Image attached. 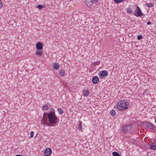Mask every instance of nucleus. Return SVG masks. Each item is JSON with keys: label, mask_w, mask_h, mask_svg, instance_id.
Returning <instances> with one entry per match:
<instances>
[{"label": "nucleus", "mask_w": 156, "mask_h": 156, "mask_svg": "<svg viewBox=\"0 0 156 156\" xmlns=\"http://www.w3.org/2000/svg\"><path fill=\"white\" fill-rule=\"evenodd\" d=\"M37 7L39 9H41L43 8L44 7V6L42 5L39 4L37 5Z\"/></svg>", "instance_id": "aec40b11"}, {"label": "nucleus", "mask_w": 156, "mask_h": 156, "mask_svg": "<svg viewBox=\"0 0 156 156\" xmlns=\"http://www.w3.org/2000/svg\"><path fill=\"white\" fill-rule=\"evenodd\" d=\"M48 106L47 105H45L42 106V109L44 110H47L48 109Z\"/></svg>", "instance_id": "2eb2a0df"}, {"label": "nucleus", "mask_w": 156, "mask_h": 156, "mask_svg": "<svg viewBox=\"0 0 156 156\" xmlns=\"http://www.w3.org/2000/svg\"><path fill=\"white\" fill-rule=\"evenodd\" d=\"M83 92L84 96L86 97L88 96L89 94V91L88 90H84Z\"/></svg>", "instance_id": "ddd939ff"}, {"label": "nucleus", "mask_w": 156, "mask_h": 156, "mask_svg": "<svg viewBox=\"0 0 156 156\" xmlns=\"http://www.w3.org/2000/svg\"><path fill=\"white\" fill-rule=\"evenodd\" d=\"M51 153V150L49 148L45 149L44 152V154L46 156L50 155Z\"/></svg>", "instance_id": "6e6552de"}, {"label": "nucleus", "mask_w": 156, "mask_h": 156, "mask_svg": "<svg viewBox=\"0 0 156 156\" xmlns=\"http://www.w3.org/2000/svg\"><path fill=\"white\" fill-rule=\"evenodd\" d=\"M132 12L133 11L132 10L131 8L128 7V8H127L126 12L127 13L129 14L132 13Z\"/></svg>", "instance_id": "a211bd4d"}, {"label": "nucleus", "mask_w": 156, "mask_h": 156, "mask_svg": "<svg viewBox=\"0 0 156 156\" xmlns=\"http://www.w3.org/2000/svg\"><path fill=\"white\" fill-rule=\"evenodd\" d=\"M99 80V79L98 77L97 76L94 77L92 79V80L93 83L95 84H97L98 83Z\"/></svg>", "instance_id": "1a4fd4ad"}, {"label": "nucleus", "mask_w": 156, "mask_h": 156, "mask_svg": "<svg viewBox=\"0 0 156 156\" xmlns=\"http://www.w3.org/2000/svg\"><path fill=\"white\" fill-rule=\"evenodd\" d=\"M43 48L42 44L40 42H38L36 44V48L38 50H41Z\"/></svg>", "instance_id": "0eeeda50"}, {"label": "nucleus", "mask_w": 156, "mask_h": 156, "mask_svg": "<svg viewBox=\"0 0 156 156\" xmlns=\"http://www.w3.org/2000/svg\"><path fill=\"white\" fill-rule=\"evenodd\" d=\"M116 106L117 107V104H116Z\"/></svg>", "instance_id": "f704fd0d"}, {"label": "nucleus", "mask_w": 156, "mask_h": 156, "mask_svg": "<svg viewBox=\"0 0 156 156\" xmlns=\"http://www.w3.org/2000/svg\"><path fill=\"white\" fill-rule=\"evenodd\" d=\"M132 126L131 125H128L124 126L123 127V132H126L132 128Z\"/></svg>", "instance_id": "423d86ee"}, {"label": "nucleus", "mask_w": 156, "mask_h": 156, "mask_svg": "<svg viewBox=\"0 0 156 156\" xmlns=\"http://www.w3.org/2000/svg\"><path fill=\"white\" fill-rule=\"evenodd\" d=\"M153 6V5L151 3H150L148 4L147 7L149 8H151Z\"/></svg>", "instance_id": "4be33fe9"}, {"label": "nucleus", "mask_w": 156, "mask_h": 156, "mask_svg": "<svg viewBox=\"0 0 156 156\" xmlns=\"http://www.w3.org/2000/svg\"><path fill=\"white\" fill-rule=\"evenodd\" d=\"M59 73L60 75L62 76L63 77L64 76V72L62 70L59 71L58 72Z\"/></svg>", "instance_id": "6ab92c4d"}, {"label": "nucleus", "mask_w": 156, "mask_h": 156, "mask_svg": "<svg viewBox=\"0 0 156 156\" xmlns=\"http://www.w3.org/2000/svg\"><path fill=\"white\" fill-rule=\"evenodd\" d=\"M81 123L80 122L78 126V128L79 129L81 130L82 129Z\"/></svg>", "instance_id": "393cba45"}, {"label": "nucleus", "mask_w": 156, "mask_h": 156, "mask_svg": "<svg viewBox=\"0 0 156 156\" xmlns=\"http://www.w3.org/2000/svg\"><path fill=\"white\" fill-rule=\"evenodd\" d=\"M100 63L99 62H94L95 65H99Z\"/></svg>", "instance_id": "bb28decb"}, {"label": "nucleus", "mask_w": 156, "mask_h": 156, "mask_svg": "<svg viewBox=\"0 0 156 156\" xmlns=\"http://www.w3.org/2000/svg\"><path fill=\"white\" fill-rule=\"evenodd\" d=\"M30 137L31 138H32L34 136V132L33 131H31L30 133Z\"/></svg>", "instance_id": "b1692460"}, {"label": "nucleus", "mask_w": 156, "mask_h": 156, "mask_svg": "<svg viewBox=\"0 0 156 156\" xmlns=\"http://www.w3.org/2000/svg\"><path fill=\"white\" fill-rule=\"evenodd\" d=\"M114 2L116 3H117V0H114Z\"/></svg>", "instance_id": "2f4dec72"}, {"label": "nucleus", "mask_w": 156, "mask_h": 156, "mask_svg": "<svg viewBox=\"0 0 156 156\" xmlns=\"http://www.w3.org/2000/svg\"><path fill=\"white\" fill-rule=\"evenodd\" d=\"M118 156H120V154L118 153Z\"/></svg>", "instance_id": "72a5a7b5"}, {"label": "nucleus", "mask_w": 156, "mask_h": 156, "mask_svg": "<svg viewBox=\"0 0 156 156\" xmlns=\"http://www.w3.org/2000/svg\"><path fill=\"white\" fill-rule=\"evenodd\" d=\"M148 4H147V3H146V4H145V5L147 6H148Z\"/></svg>", "instance_id": "473e14b6"}, {"label": "nucleus", "mask_w": 156, "mask_h": 156, "mask_svg": "<svg viewBox=\"0 0 156 156\" xmlns=\"http://www.w3.org/2000/svg\"><path fill=\"white\" fill-rule=\"evenodd\" d=\"M142 26H141V27H142Z\"/></svg>", "instance_id": "c9c22d12"}, {"label": "nucleus", "mask_w": 156, "mask_h": 156, "mask_svg": "<svg viewBox=\"0 0 156 156\" xmlns=\"http://www.w3.org/2000/svg\"><path fill=\"white\" fill-rule=\"evenodd\" d=\"M142 37H143L142 35H139L138 36L137 38L138 40H140L142 39Z\"/></svg>", "instance_id": "5701e85b"}, {"label": "nucleus", "mask_w": 156, "mask_h": 156, "mask_svg": "<svg viewBox=\"0 0 156 156\" xmlns=\"http://www.w3.org/2000/svg\"><path fill=\"white\" fill-rule=\"evenodd\" d=\"M151 22H150V21H148L147 23V25H150L151 24Z\"/></svg>", "instance_id": "c756f323"}, {"label": "nucleus", "mask_w": 156, "mask_h": 156, "mask_svg": "<svg viewBox=\"0 0 156 156\" xmlns=\"http://www.w3.org/2000/svg\"><path fill=\"white\" fill-rule=\"evenodd\" d=\"M129 105V102L125 100H121L118 102V109L120 111H125L127 109Z\"/></svg>", "instance_id": "f03ea898"}, {"label": "nucleus", "mask_w": 156, "mask_h": 156, "mask_svg": "<svg viewBox=\"0 0 156 156\" xmlns=\"http://www.w3.org/2000/svg\"><path fill=\"white\" fill-rule=\"evenodd\" d=\"M15 156H23L21 154H17V155H16Z\"/></svg>", "instance_id": "7c9ffc66"}, {"label": "nucleus", "mask_w": 156, "mask_h": 156, "mask_svg": "<svg viewBox=\"0 0 156 156\" xmlns=\"http://www.w3.org/2000/svg\"><path fill=\"white\" fill-rule=\"evenodd\" d=\"M108 75V73L106 70H102L100 72L99 76L101 78L107 76Z\"/></svg>", "instance_id": "39448f33"}, {"label": "nucleus", "mask_w": 156, "mask_h": 156, "mask_svg": "<svg viewBox=\"0 0 156 156\" xmlns=\"http://www.w3.org/2000/svg\"><path fill=\"white\" fill-rule=\"evenodd\" d=\"M90 1L92 4H96L98 2V0H90Z\"/></svg>", "instance_id": "412c9836"}, {"label": "nucleus", "mask_w": 156, "mask_h": 156, "mask_svg": "<svg viewBox=\"0 0 156 156\" xmlns=\"http://www.w3.org/2000/svg\"><path fill=\"white\" fill-rule=\"evenodd\" d=\"M150 148L151 149L153 150H156V141L155 140H154L153 142L151 143Z\"/></svg>", "instance_id": "9d476101"}, {"label": "nucleus", "mask_w": 156, "mask_h": 156, "mask_svg": "<svg viewBox=\"0 0 156 156\" xmlns=\"http://www.w3.org/2000/svg\"><path fill=\"white\" fill-rule=\"evenodd\" d=\"M143 124L145 127L150 129H156V127L151 123L149 122L148 121H144L143 122Z\"/></svg>", "instance_id": "7ed1b4c3"}, {"label": "nucleus", "mask_w": 156, "mask_h": 156, "mask_svg": "<svg viewBox=\"0 0 156 156\" xmlns=\"http://www.w3.org/2000/svg\"><path fill=\"white\" fill-rule=\"evenodd\" d=\"M110 113L111 115L113 116L116 114V112L115 110L112 109L110 111Z\"/></svg>", "instance_id": "4468645a"}, {"label": "nucleus", "mask_w": 156, "mask_h": 156, "mask_svg": "<svg viewBox=\"0 0 156 156\" xmlns=\"http://www.w3.org/2000/svg\"><path fill=\"white\" fill-rule=\"evenodd\" d=\"M112 154L114 156H117V152L114 151L112 153Z\"/></svg>", "instance_id": "a878e982"}, {"label": "nucleus", "mask_w": 156, "mask_h": 156, "mask_svg": "<svg viewBox=\"0 0 156 156\" xmlns=\"http://www.w3.org/2000/svg\"><path fill=\"white\" fill-rule=\"evenodd\" d=\"M57 111L60 115H62L64 113V111L61 108H58Z\"/></svg>", "instance_id": "dca6fc26"}, {"label": "nucleus", "mask_w": 156, "mask_h": 156, "mask_svg": "<svg viewBox=\"0 0 156 156\" xmlns=\"http://www.w3.org/2000/svg\"><path fill=\"white\" fill-rule=\"evenodd\" d=\"M36 55L41 56L42 54V52L41 51H37L36 52Z\"/></svg>", "instance_id": "f3484780"}, {"label": "nucleus", "mask_w": 156, "mask_h": 156, "mask_svg": "<svg viewBox=\"0 0 156 156\" xmlns=\"http://www.w3.org/2000/svg\"><path fill=\"white\" fill-rule=\"evenodd\" d=\"M126 0H118V3H120L123 2L124 1H125Z\"/></svg>", "instance_id": "c85d7f7f"}, {"label": "nucleus", "mask_w": 156, "mask_h": 156, "mask_svg": "<svg viewBox=\"0 0 156 156\" xmlns=\"http://www.w3.org/2000/svg\"><path fill=\"white\" fill-rule=\"evenodd\" d=\"M43 118L44 122L48 126H54L59 121L54 111H50L48 113L44 112L43 114Z\"/></svg>", "instance_id": "f257e3e1"}, {"label": "nucleus", "mask_w": 156, "mask_h": 156, "mask_svg": "<svg viewBox=\"0 0 156 156\" xmlns=\"http://www.w3.org/2000/svg\"><path fill=\"white\" fill-rule=\"evenodd\" d=\"M59 67V65L58 63H55L53 64V68L55 70H58Z\"/></svg>", "instance_id": "9b49d317"}, {"label": "nucleus", "mask_w": 156, "mask_h": 156, "mask_svg": "<svg viewBox=\"0 0 156 156\" xmlns=\"http://www.w3.org/2000/svg\"><path fill=\"white\" fill-rule=\"evenodd\" d=\"M86 3L87 6L89 8H91L92 7V3L90 1H85Z\"/></svg>", "instance_id": "f8f14e48"}, {"label": "nucleus", "mask_w": 156, "mask_h": 156, "mask_svg": "<svg viewBox=\"0 0 156 156\" xmlns=\"http://www.w3.org/2000/svg\"><path fill=\"white\" fill-rule=\"evenodd\" d=\"M3 6L2 3V2L1 0H0V8H1Z\"/></svg>", "instance_id": "cd10ccee"}, {"label": "nucleus", "mask_w": 156, "mask_h": 156, "mask_svg": "<svg viewBox=\"0 0 156 156\" xmlns=\"http://www.w3.org/2000/svg\"><path fill=\"white\" fill-rule=\"evenodd\" d=\"M134 15L137 16H140L143 15V13L142 12L141 10L138 6H137L134 11Z\"/></svg>", "instance_id": "20e7f679"}]
</instances>
